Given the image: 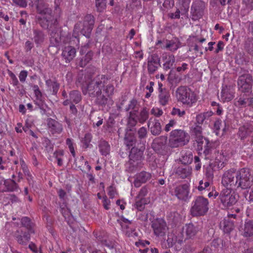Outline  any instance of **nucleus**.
<instances>
[{"mask_svg":"<svg viewBox=\"0 0 253 253\" xmlns=\"http://www.w3.org/2000/svg\"><path fill=\"white\" fill-rule=\"evenodd\" d=\"M66 143L67 145H68L72 155L74 158H75L76 153L73 146L72 140L69 138H67L66 140Z\"/></svg>","mask_w":253,"mask_h":253,"instance_id":"864d4df0","label":"nucleus"},{"mask_svg":"<svg viewBox=\"0 0 253 253\" xmlns=\"http://www.w3.org/2000/svg\"><path fill=\"white\" fill-rule=\"evenodd\" d=\"M213 145V143L209 140L208 144H206L204 146V153L205 156L209 155L211 152Z\"/></svg>","mask_w":253,"mask_h":253,"instance_id":"5fc2aeb1","label":"nucleus"},{"mask_svg":"<svg viewBox=\"0 0 253 253\" xmlns=\"http://www.w3.org/2000/svg\"><path fill=\"white\" fill-rule=\"evenodd\" d=\"M176 95L179 101L188 107H191L197 101L194 92L185 86L179 87L176 91Z\"/></svg>","mask_w":253,"mask_h":253,"instance_id":"423d86ee","label":"nucleus"},{"mask_svg":"<svg viewBox=\"0 0 253 253\" xmlns=\"http://www.w3.org/2000/svg\"><path fill=\"white\" fill-rule=\"evenodd\" d=\"M253 132V122L246 123L241 126L238 131L239 136L241 139H244L250 136Z\"/></svg>","mask_w":253,"mask_h":253,"instance_id":"aec40b11","label":"nucleus"},{"mask_svg":"<svg viewBox=\"0 0 253 253\" xmlns=\"http://www.w3.org/2000/svg\"><path fill=\"white\" fill-rule=\"evenodd\" d=\"M151 133L154 136L159 135L162 132V126L160 121L155 118H151L147 123Z\"/></svg>","mask_w":253,"mask_h":253,"instance_id":"f3484780","label":"nucleus"},{"mask_svg":"<svg viewBox=\"0 0 253 253\" xmlns=\"http://www.w3.org/2000/svg\"><path fill=\"white\" fill-rule=\"evenodd\" d=\"M31 234L21 229H18L14 232V237L18 244L26 245L30 240Z\"/></svg>","mask_w":253,"mask_h":253,"instance_id":"a211bd4d","label":"nucleus"},{"mask_svg":"<svg viewBox=\"0 0 253 253\" xmlns=\"http://www.w3.org/2000/svg\"><path fill=\"white\" fill-rule=\"evenodd\" d=\"M162 60L164 62L163 69L165 71L171 69L175 61V57L173 54L164 53L162 56Z\"/></svg>","mask_w":253,"mask_h":253,"instance_id":"412c9836","label":"nucleus"},{"mask_svg":"<svg viewBox=\"0 0 253 253\" xmlns=\"http://www.w3.org/2000/svg\"><path fill=\"white\" fill-rule=\"evenodd\" d=\"M158 97L160 104L165 106L168 104L170 99L169 92L168 90H161V92H159Z\"/></svg>","mask_w":253,"mask_h":253,"instance_id":"7c9ffc66","label":"nucleus"},{"mask_svg":"<svg viewBox=\"0 0 253 253\" xmlns=\"http://www.w3.org/2000/svg\"><path fill=\"white\" fill-rule=\"evenodd\" d=\"M185 233L188 238H191L194 237L198 231V228L192 223L186 224Z\"/></svg>","mask_w":253,"mask_h":253,"instance_id":"72a5a7b5","label":"nucleus"},{"mask_svg":"<svg viewBox=\"0 0 253 253\" xmlns=\"http://www.w3.org/2000/svg\"><path fill=\"white\" fill-rule=\"evenodd\" d=\"M148 193V190L146 186L143 187L139 192V194L137 197V198H144Z\"/></svg>","mask_w":253,"mask_h":253,"instance_id":"774afa93","label":"nucleus"},{"mask_svg":"<svg viewBox=\"0 0 253 253\" xmlns=\"http://www.w3.org/2000/svg\"><path fill=\"white\" fill-rule=\"evenodd\" d=\"M167 242L169 248L172 247L176 243L181 244L182 242V240L177 239V237L173 234H170L168 235V238L167 239Z\"/></svg>","mask_w":253,"mask_h":253,"instance_id":"a19ab883","label":"nucleus"},{"mask_svg":"<svg viewBox=\"0 0 253 253\" xmlns=\"http://www.w3.org/2000/svg\"><path fill=\"white\" fill-rule=\"evenodd\" d=\"M222 184L229 190L237 188L236 172L229 170L224 172L222 178Z\"/></svg>","mask_w":253,"mask_h":253,"instance_id":"9b49d317","label":"nucleus"},{"mask_svg":"<svg viewBox=\"0 0 253 253\" xmlns=\"http://www.w3.org/2000/svg\"><path fill=\"white\" fill-rule=\"evenodd\" d=\"M237 188L248 189L253 185V173L248 168H242L236 172Z\"/></svg>","mask_w":253,"mask_h":253,"instance_id":"f03ea898","label":"nucleus"},{"mask_svg":"<svg viewBox=\"0 0 253 253\" xmlns=\"http://www.w3.org/2000/svg\"><path fill=\"white\" fill-rule=\"evenodd\" d=\"M45 84L48 87L52 88V94L56 95L59 88V84L57 82L52 81L51 80H46Z\"/></svg>","mask_w":253,"mask_h":253,"instance_id":"37998d69","label":"nucleus"},{"mask_svg":"<svg viewBox=\"0 0 253 253\" xmlns=\"http://www.w3.org/2000/svg\"><path fill=\"white\" fill-rule=\"evenodd\" d=\"M69 98L73 103L77 104L82 100V96L79 91L74 90L70 92Z\"/></svg>","mask_w":253,"mask_h":253,"instance_id":"58836bf2","label":"nucleus"},{"mask_svg":"<svg viewBox=\"0 0 253 253\" xmlns=\"http://www.w3.org/2000/svg\"><path fill=\"white\" fill-rule=\"evenodd\" d=\"M193 154L190 151L183 152L180 159L181 162L186 165L191 164L193 161Z\"/></svg>","mask_w":253,"mask_h":253,"instance_id":"c9c22d12","label":"nucleus"},{"mask_svg":"<svg viewBox=\"0 0 253 253\" xmlns=\"http://www.w3.org/2000/svg\"><path fill=\"white\" fill-rule=\"evenodd\" d=\"M93 52L91 51L87 53L78 60V65L81 67H84L92 60Z\"/></svg>","mask_w":253,"mask_h":253,"instance_id":"cd10ccee","label":"nucleus"},{"mask_svg":"<svg viewBox=\"0 0 253 253\" xmlns=\"http://www.w3.org/2000/svg\"><path fill=\"white\" fill-rule=\"evenodd\" d=\"M3 185L5 189L2 190V192H12L17 191L19 189L18 184L13 179L4 180Z\"/></svg>","mask_w":253,"mask_h":253,"instance_id":"a878e982","label":"nucleus"},{"mask_svg":"<svg viewBox=\"0 0 253 253\" xmlns=\"http://www.w3.org/2000/svg\"><path fill=\"white\" fill-rule=\"evenodd\" d=\"M195 141L197 143V149L199 151L202 150L204 146L209 143V140L203 136L195 138Z\"/></svg>","mask_w":253,"mask_h":253,"instance_id":"c03bdc74","label":"nucleus"},{"mask_svg":"<svg viewBox=\"0 0 253 253\" xmlns=\"http://www.w3.org/2000/svg\"><path fill=\"white\" fill-rule=\"evenodd\" d=\"M129 158L128 162L132 170L140 167L142 160L143 159V150L133 147L130 151Z\"/></svg>","mask_w":253,"mask_h":253,"instance_id":"1a4fd4ad","label":"nucleus"},{"mask_svg":"<svg viewBox=\"0 0 253 253\" xmlns=\"http://www.w3.org/2000/svg\"><path fill=\"white\" fill-rule=\"evenodd\" d=\"M38 12L43 16V19L46 20V23L41 26L43 28H48L49 25L52 24L54 20L52 15V10L42 0H39L37 5Z\"/></svg>","mask_w":253,"mask_h":253,"instance_id":"0eeeda50","label":"nucleus"},{"mask_svg":"<svg viewBox=\"0 0 253 253\" xmlns=\"http://www.w3.org/2000/svg\"><path fill=\"white\" fill-rule=\"evenodd\" d=\"M190 1L191 0H180V2L185 12H187L189 9Z\"/></svg>","mask_w":253,"mask_h":253,"instance_id":"338daca9","label":"nucleus"},{"mask_svg":"<svg viewBox=\"0 0 253 253\" xmlns=\"http://www.w3.org/2000/svg\"><path fill=\"white\" fill-rule=\"evenodd\" d=\"M192 173V168L188 165L178 167L175 170V173L181 178L189 177Z\"/></svg>","mask_w":253,"mask_h":253,"instance_id":"b1692460","label":"nucleus"},{"mask_svg":"<svg viewBox=\"0 0 253 253\" xmlns=\"http://www.w3.org/2000/svg\"><path fill=\"white\" fill-rule=\"evenodd\" d=\"M27 76H28V72L27 71H26V70L21 71L20 72L19 75V79L21 83H24L26 81Z\"/></svg>","mask_w":253,"mask_h":253,"instance_id":"052dcab7","label":"nucleus"},{"mask_svg":"<svg viewBox=\"0 0 253 253\" xmlns=\"http://www.w3.org/2000/svg\"><path fill=\"white\" fill-rule=\"evenodd\" d=\"M233 90L229 87H223L221 92V99L223 102H229L234 97Z\"/></svg>","mask_w":253,"mask_h":253,"instance_id":"393cba45","label":"nucleus"},{"mask_svg":"<svg viewBox=\"0 0 253 253\" xmlns=\"http://www.w3.org/2000/svg\"><path fill=\"white\" fill-rule=\"evenodd\" d=\"M253 78L249 71L241 69L237 80L238 89L243 93L249 92L253 87Z\"/></svg>","mask_w":253,"mask_h":253,"instance_id":"39448f33","label":"nucleus"},{"mask_svg":"<svg viewBox=\"0 0 253 253\" xmlns=\"http://www.w3.org/2000/svg\"><path fill=\"white\" fill-rule=\"evenodd\" d=\"M192 134L195 136V138L202 136V128L201 126H196L191 129Z\"/></svg>","mask_w":253,"mask_h":253,"instance_id":"3c124183","label":"nucleus"},{"mask_svg":"<svg viewBox=\"0 0 253 253\" xmlns=\"http://www.w3.org/2000/svg\"><path fill=\"white\" fill-rule=\"evenodd\" d=\"M21 222L22 225L27 229V232L31 234L35 233L34 229V224L32 222L29 217L26 216L23 217L21 218Z\"/></svg>","mask_w":253,"mask_h":253,"instance_id":"2f4dec72","label":"nucleus"},{"mask_svg":"<svg viewBox=\"0 0 253 253\" xmlns=\"http://www.w3.org/2000/svg\"><path fill=\"white\" fill-rule=\"evenodd\" d=\"M212 115V112L211 111L201 113L196 117L197 122L199 124H202L205 120L209 118Z\"/></svg>","mask_w":253,"mask_h":253,"instance_id":"79ce46f5","label":"nucleus"},{"mask_svg":"<svg viewBox=\"0 0 253 253\" xmlns=\"http://www.w3.org/2000/svg\"><path fill=\"white\" fill-rule=\"evenodd\" d=\"M95 22L94 16L91 14H87L84 16L83 23V28L81 30V33L86 37L89 38L93 28Z\"/></svg>","mask_w":253,"mask_h":253,"instance_id":"2eb2a0df","label":"nucleus"},{"mask_svg":"<svg viewBox=\"0 0 253 253\" xmlns=\"http://www.w3.org/2000/svg\"><path fill=\"white\" fill-rule=\"evenodd\" d=\"M64 152L62 150L56 151L53 154L54 157L57 161V164L59 166H61L63 164L62 159L61 158V157L62 156Z\"/></svg>","mask_w":253,"mask_h":253,"instance_id":"603ef678","label":"nucleus"},{"mask_svg":"<svg viewBox=\"0 0 253 253\" xmlns=\"http://www.w3.org/2000/svg\"><path fill=\"white\" fill-rule=\"evenodd\" d=\"M109 78L105 75H98L82 87L84 95L91 98H96V103L100 106H105L108 98L113 94L114 86L112 84H107Z\"/></svg>","mask_w":253,"mask_h":253,"instance_id":"f257e3e1","label":"nucleus"},{"mask_svg":"<svg viewBox=\"0 0 253 253\" xmlns=\"http://www.w3.org/2000/svg\"><path fill=\"white\" fill-rule=\"evenodd\" d=\"M176 122L173 120H171L169 122V123L167 124L164 128L165 130L167 132L169 131L171 128H173L174 126L176 125Z\"/></svg>","mask_w":253,"mask_h":253,"instance_id":"0e129e2a","label":"nucleus"},{"mask_svg":"<svg viewBox=\"0 0 253 253\" xmlns=\"http://www.w3.org/2000/svg\"><path fill=\"white\" fill-rule=\"evenodd\" d=\"M239 196L232 192L231 190L223 189L220 194L219 199L224 208H228L235 205L237 202Z\"/></svg>","mask_w":253,"mask_h":253,"instance_id":"6e6552de","label":"nucleus"},{"mask_svg":"<svg viewBox=\"0 0 253 253\" xmlns=\"http://www.w3.org/2000/svg\"><path fill=\"white\" fill-rule=\"evenodd\" d=\"M171 114L172 115H177L179 117H182L185 114V111L184 110L181 111L178 108H173L171 112Z\"/></svg>","mask_w":253,"mask_h":253,"instance_id":"e2e57ef3","label":"nucleus"},{"mask_svg":"<svg viewBox=\"0 0 253 253\" xmlns=\"http://www.w3.org/2000/svg\"><path fill=\"white\" fill-rule=\"evenodd\" d=\"M50 35L51 46L57 47L59 46L61 43V37L60 34L58 32V30L55 29L51 31Z\"/></svg>","mask_w":253,"mask_h":253,"instance_id":"bb28decb","label":"nucleus"},{"mask_svg":"<svg viewBox=\"0 0 253 253\" xmlns=\"http://www.w3.org/2000/svg\"><path fill=\"white\" fill-rule=\"evenodd\" d=\"M154 234L157 236H164L168 229L166 221L163 218H156L151 223Z\"/></svg>","mask_w":253,"mask_h":253,"instance_id":"ddd939ff","label":"nucleus"},{"mask_svg":"<svg viewBox=\"0 0 253 253\" xmlns=\"http://www.w3.org/2000/svg\"><path fill=\"white\" fill-rule=\"evenodd\" d=\"M168 137L162 135L155 138L152 143V148L158 153L164 154L167 151Z\"/></svg>","mask_w":253,"mask_h":253,"instance_id":"4468645a","label":"nucleus"},{"mask_svg":"<svg viewBox=\"0 0 253 253\" xmlns=\"http://www.w3.org/2000/svg\"><path fill=\"white\" fill-rule=\"evenodd\" d=\"M137 120L141 124H143L149 117V112L146 108H143L139 115L136 116Z\"/></svg>","mask_w":253,"mask_h":253,"instance_id":"ea45409f","label":"nucleus"},{"mask_svg":"<svg viewBox=\"0 0 253 253\" xmlns=\"http://www.w3.org/2000/svg\"><path fill=\"white\" fill-rule=\"evenodd\" d=\"M206 176L209 179H211L213 177V169L211 165L208 166L205 170Z\"/></svg>","mask_w":253,"mask_h":253,"instance_id":"4d7b16f0","label":"nucleus"},{"mask_svg":"<svg viewBox=\"0 0 253 253\" xmlns=\"http://www.w3.org/2000/svg\"><path fill=\"white\" fill-rule=\"evenodd\" d=\"M209 203L208 199L198 196L192 202L190 212L193 216H203L209 210Z\"/></svg>","mask_w":253,"mask_h":253,"instance_id":"20e7f679","label":"nucleus"},{"mask_svg":"<svg viewBox=\"0 0 253 253\" xmlns=\"http://www.w3.org/2000/svg\"><path fill=\"white\" fill-rule=\"evenodd\" d=\"M166 48L169 49L171 51H175L178 48V46L174 42L169 41L166 44Z\"/></svg>","mask_w":253,"mask_h":253,"instance_id":"bf43d9fd","label":"nucleus"},{"mask_svg":"<svg viewBox=\"0 0 253 253\" xmlns=\"http://www.w3.org/2000/svg\"><path fill=\"white\" fill-rule=\"evenodd\" d=\"M190 135L183 129H174L171 131L169 135V146L176 148L186 145L189 141Z\"/></svg>","mask_w":253,"mask_h":253,"instance_id":"7ed1b4c3","label":"nucleus"},{"mask_svg":"<svg viewBox=\"0 0 253 253\" xmlns=\"http://www.w3.org/2000/svg\"><path fill=\"white\" fill-rule=\"evenodd\" d=\"M138 136L140 139L145 138L147 134V130L146 128L144 126L140 127L137 131Z\"/></svg>","mask_w":253,"mask_h":253,"instance_id":"6e6d98bb","label":"nucleus"},{"mask_svg":"<svg viewBox=\"0 0 253 253\" xmlns=\"http://www.w3.org/2000/svg\"><path fill=\"white\" fill-rule=\"evenodd\" d=\"M205 7L204 1L201 0H195L191 8L192 19L193 20H197L201 18L204 15Z\"/></svg>","mask_w":253,"mask_h":253,"instance_id":"f8f14e48","label":"nucleus"},{"mask_svg":"<svg viewBox=\"0 0 253 253\" xmlns=\"http://www.w3.org/2000/svg\"><path fill=\"white\" fill-rule=\"evenodd\" d=\"M9 75L12 80V84L14 86H17L19 84V81L15 75L12 72H9Z\"/></svg>","mask_w":253,"mask_h":253,"instance_id":"69168bd1","label":"nucleus"},{"mask_svg":"<svg viewBox=\"0 0 253 253\" xmlns=\"http://www.w3.org/2000/svg\"><path fill=\"white\" fill-rule=\"evenodd\" d=\"M243 235L245 237H251L253 236V220H249L245 222Z\"/></svg>","mask_w":253,"mask_h":253,"instance_id":"c85d7f7f","label":"nucleus"},{"mask_svg":"<svg viewBox=\"0 0 253 253\" xmlns=\"http://www.w3.org/2000/svg\"><path fill=\"white\" fill-rule=\"evenodd\" d=\"M161 66L160 58L157 54H152L148 59V72L150 74H153Z\"/></svg>","mask_w":253,"mask_h":253,"instance_id":"dca6fc26","label":"nucleus"},{"mask_svg":"<svg viewBox=\"0 0 253 253\" xmlns=\"http://www.w3.org/2000/svg\"><path fill=\"white\" fill-rule=\"evenodd\" d=\"M172 196H175L178 200L186 202L188 201L190 198V189L187 184L179 185L175 187L171 191Z\"/></svg>","mask_w":253,"mask_h":253,"instance_id":"9d476101","label":"nucleus"},{"mask_svg":"<svg viewBox=\"0 0 253 253\" xmlns=\"http://www.w3.org/2000/svg\"><path fill=\"white\" fill-rule=\"evenodd\" d=\"M47 125L50 131L52 133H60L63 130L62 125L58 122L50 118L48 120Z\"/></svg>","mask_w":253,"mask_h":253,"instance_id":"5701e85b","label":"nucleus"},{"mask_svg":"<svg viewBox=\"0 0 253 253\" xmlns=\"http://www.w3.org/2000/svg\"><path fill=\"white\" fill-rule=\"evenodd\" d=\"M245 49L253 56V39L248 40L245 45Z\"/></svg>","mask_w":253,"mask_h":253,"instance_id":"8fccbe9b","label":"nucleus"},{"mask_svg":"<svg viewBox=\"0 0 253 253\" xmlns=\"http://www.w3.org/2000/svg\"><path fill=\"white\" fill-rule=\"evenodd\" d=\"M220 225L224 232L227 233L230 232L234 227V221L229 218H225L220 222Z\"/></svg>","mask_w":253,"mask_h":253,"instance_id":"c756f323","label":"nucleus"},{"mask_svg":"<svg viewBox=\"0 0 253 253\" xmlns=\"http://www.w3.org/2000/svg\"><path fill=\"white\" fill-rule=\"evenodd\" d=\"M152 177L151 174L149 172L143 171L138 173L136 175L135 179L133 182L135 187H139L142 183H146L150 180Z\"/></svg>","mask_w":253,"mask_h":253,"instance_id":"6ab92c4d","label":"nucleus"},{"mask_svg":"<svg viewBox=\"0 0 253 253\" xmlns=\"http://www.w3.org/2000/svg\"><path fill=\"white\" fill-rule=\"evenodd\" d=\"M139 105L137 102V101L135 99H131L127 106H126L124 110L126 111H128L131 110L130 112H134L135 114H137V113L139 110Z\"/></svg>","mask_w":253,"mask_h":253,"instance_id":"e433bc0d","label":"nucleus"},{"mask_svg":"<svg viewBox=\"0 0 253 253\" xmlns=\"http://www.w3.org/2000/svg\"><path fill=\"white\" fill-rule=\"evenodd\" d=\"M76 53V48L72 46H67L64 48L62 56L67 63L70 62L75 57Z\"/></svg>","mask_w":253,"mask_h":253,"instance_id":"4be33fe9","label":"nucleus"},{"mask_svg":"<svg viewBox=\"0 0 253 253\" xmlns=\"http://www.w3.org/2000/svg\"><path fill=\"white\" fill-rule=\"evenodd\" d=\"M134 113V112H129L128 118V125L132 127L136 125L137 121V118L136 119L137 114Z\"/></svg>","mask_w":253,"mask_h":253,"instance_id":"a18cd8bd","label":"nucleus"},{"mask_svg":"<svg viewBox=\"0 0 253 253\" xmlns=\"http://www.w3.org/2000/svg\"><path fill=\"white\" fill-rule=\"evenodd\" d=\"M44 39L45 35L42 31L38 30H34L33 39L36 44L38 45L41 44L44 42Z\"/></svg>","mask_w":253,"mask_h":253,"instance_id":"f704fd0d","label":"nucleus"},{"mask_svg":"<svg viewBox=\"0 0 253 253\" xmlns=\"http://www.w3.org/2000/svg\"><path fill=\"white\" fill-rule=\"evenodd\" d=\"M139 199V200L136 201L135 206L138 210L141 211L145 208V206L147 204V201L144 198Z\"/></svg>","mask_w":253,"mask_h":253,"instance_id":"de8ad7c7","label":"nucleus"},{"mask_svg":"<svg viewBox=\"0 0 253 253\" xmlns=\"http://www.w3.org/2000/svg\"><path fill=\"white\" fill-rule=\"evenodd\" d=\"M91 139L92 136L90 133H87L85 134L84 137L82 139V142L84 148H87L91 145L90 144Z\"/></svg>","mask_w":253,"mask_h":253,"instance_id":"49530a36","label":"nucleus"},{"mask_svg":"<svg viewBox=\"0 0 253 253\" xmlns=\"http://www.w3.org/2000/svg\"><path fill=\"white\" fill-rule=\"evenodd\" d=\"M100 152L102 155L106 156L109 154L110 147L108 143L105 140H100L98 145Z\"/></svg>","mask_w":253,"mask_h":253,"instance_id":"4c0bfd02","label":"nucleus"},{"mask_svg":"<svg viewBox=\"0 0 253 253\" xmlns=\"http://www.w3.org/2000/svg\"><path fill=\"white\" fill-rule=\"evenodd\" d=\"M237 105L240 107H246L248 105L249 102L248 101V98L246 100L244 98L240 97L237 101Z\"/></svg>","mask_w":253,"mask_h":253,"instance_id":"680f3d73","label":"nucleus"},{"mask_svg":"<svg viewBox=\"0 0 253 253\" xmlns=\"http://www.w3.org/2000/svg\"><path fill=\"white\" fill-rule=\"evenodd\" d=\"M43 144L45 147L46 150L48 152H51L53 149V144H52L50 140L45 139L43 141Z\"/></svg>","mask_w":253,"mask_h":253,"instance_id":"13d9d810","label":"nucleus"},{"mask_svg":"<svg viewBox=\"0 0 253 253\" xmlns=\"http://www.w3.org/2000/svg\"><path fill=\"white\" fill-rule=\"evenodd\" d=\"M132 129L130 128L129 131L126 132L125 136V143L127 146H133L136 143V138L132 132Z\"/></svg>","mask_w":253,"mask_h":253,"instance_id":"473e14b6","label":"nucleus"},{"mask_svg":"<svg viewBox=\"0 0 253 253\" xmlns=\"http://www.w3.org/2000/svg\"><path fill=\"white\" fill-rule=\"evenodd\" d=\"M107 0H96L95 5L97 11L102 12L106 8Z\"/></svg>","mask_w":253,"mask_h":253,"instance_id":"09e8293b","label":"nucleus"}]
</instances>
